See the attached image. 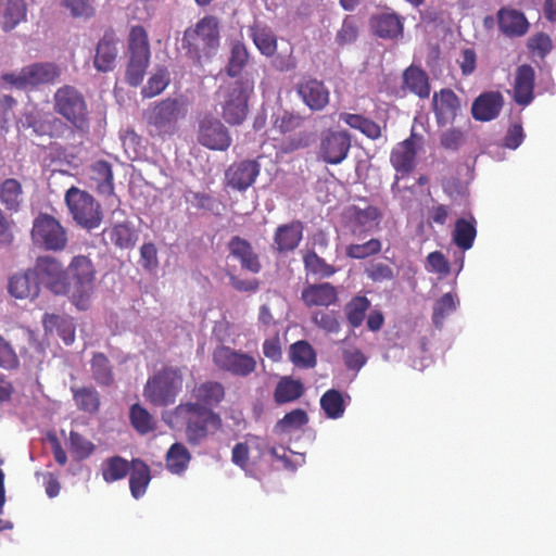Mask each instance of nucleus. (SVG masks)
I'll list each match as a JSON object with an SVG mask.
<instances>
[{"label": "nucleus", "instance_id": "63", "mask_svg": "<svg viewBox=\"0 0 556 556\" xmlns=\"http://www.w3.org/2000/svg\"><path fill=\"white\" fill-rule=\"evenodd\" d=\"M358 36V27L353 17L348 16L343 20L341 28L338 30L336 40L340 46L352 43Z\"/></svg>", "mask_w": 556, "mask_h": 556}, {"label": "nucleus", "instance_id": "47", "mask_svg": "<svg viewBox=\"0 0 556 556\" xmlns=\"http://www.w3.org/2000/svg\"><path fill=\"white\" fill-rule=\"evenodd\" d=\"M191 460V454L182 443H174L166 453V467L175 475L182 473Z\"/></svg>", "mask_w": 556, "mask_h": 556}, {"label": "nucleus", "instance_id": "32", "mask_svg": "<svg viewBox=\"0 0 556 556\" xmlns=\"http://www.w3.org/2000/svg\"><path fill=\"white\" fill-rule=\"evenodd\" d=\"M46 331H55L66 345L75 341L74 319L67 315L46 314L42 319Z\"/></svg>", "mask_w": 556, "mask_h": 556}, {"label": "nucleus", "instance_id": "6", "mask_svg": "<svg viewBox=\"0 0 556 556\" xmlns=\"http://www.w3.org/2000/svg\"><path fill=\"white\" fill-rule=\"evenodd\" d=\"M254 91V80L242 76L228 84L220 101L222 116L229 125H240L247 118L249 100Z\"/></svg>", "mask_w": 556, "mask_h": 556}, {"label": "nucleus", "instance_id": "11", "mask_svg": "<svg viewBox=\"0 0 556 556\" xmlns=\"http://www.w3.org/2000/svg\"><path fill=\"white\" fill-rule=\"evenodd\" d=\"M33 270L39 286L43 285L56 295L68 293L67 269L65 270L62 263L55 257L39 256Z\"/></svg>", "mask_w": 556, "mask_h": 556}, {"label": "nucleus", "instance_id": "38", "mask_svg": "<svg viewBox=\"0 0 556 556\" xmlns=\"http://www.w3.org/2000/svg\"><path fill=\"white\" fill-rule=\"evenodd\" d=\"M0 202L11 212H18L23 202V187L15 178H7L0 185Z\"/></svg>", "mask_w": 556, "mask_h": 556}, {"label": "nucleus", "instance_id": "5", "mask_svg": "<svg viewBox=\"0 0 556 556\" xmlns=\"http://www.w3.org/2000/svg\"><path fill=\"white\" fill-rule=\"evenodd\" d=\"M96 268L86 255L74 256L67 266L68 293L72 303L80 311L90 305L96 287Z\"/></svg>", "mask_w": 556, "mask_h": 556}, {"label": "nucleus", "instance_id": "30", "mask_svg": "<svg viewBox=\"0 0 556 556\" xmlns=\"http://www.w3.org/2000/svg\"><path fill=\"white\" fill-rule=\"evenodd\" d=\"M225 387L222 382L207 380L194 387L192 396L195 404L212 409L218 406L225 399Z\"/></svg>", "mask_w": 556, "mask_h": 556}, {"label": "nucleus", "instance_id": "42", "mask_svg": "<svg viewBox=\"0 0 556 556\" xmlns=\"http://www.w3.org/2000/svg\"><path fill=\"white\" fill-rule=\"evenodd\" d=\"M249 60L250 53L247 46L240 40L232 41L230 43V55L225 68L226 74L231 78L239 77Z\"/></svg>", "mask_w": 556, "mask_h": 556}, {"label": "nucleus", "instance_id": "33", "mask_svg": "<svg viewBox=\"0 0 556 556\" xmlns=\"http://www.w3.org/2000/svg\"><path fill=\"white\" fill-rule=\"evenodd\" d=\"M128 475L131 495L138 500L143 496L151 481L150 467L142 459L134 458Z\"/></svg>", "mask_w": 556, "mask_h": 556}, {"label": "nucleus", "instance_id": "61", "mask_svg": "<svg viewBox=\"0 0 556 556\" xmlns=\"http://www.w3.org/2000/svg\"><path fill=\"white\" fill-rule=\"evenodd\" d=\"M20 367V358L11 342L0 334V368L15 370Z\"/></svg>", "mask_w": 556, "mask_h": 556}, {"label": "nucleus", "instance_id": "36", "mask_svg": "<svg viewBox=\"0 0 556 556\" xmlns=\"http://www.w3.org/2000/svg\"><path fill=\"white\" fill-rule=\"evenodd\" d=\"M305 388L300 380H295L290 376L281 377L274 390V401L281 405L291 403L300 399L304 394Z\"/></svg>", "mask_w": 556, "mask_h": 556}, {"label": "nucleus", "instance_id": "43", "mask_svg": "<svg viewBox=\"0 0 556 556\" xmlns=\"http://www.w3.org/2000/svg\"><path fill=\"white\" fill-rule=\"evenodd\" d=\"M290 361L300 368H314L317 364L316 352L305 340H300L290 346Z\"/></svg>", "mask_w": 556, "mask_h": 556}, {"label": "nucleus", "instance_id": "35", "mask_svg": "<svg viewBox=\"0 0 556 556\" xmlns=\"http://www.w3.org/2000/svg\"><path fill=\"white\" fill-rule=\"evenodd\" d=\"M26 17L24 0H0L1 26L5 31L12 30Z\"/></svg>", "mask_w": 556, "mask_h": 556}, {"label": "nucleus", "instance_id": "27", "mask_svg": "<svg viewBox=\"0 0 556 556\" xmlns=\"http://www.w3.org/2000/svg\"><path fill=\"white\" fill-rule=\"evenodd\" d=\"M535 72L531 65H520L516 71L514 84V100L517 104L526 106L533 100Z\"/></svg>", "mask_w": 556, "mask_h": 556}, {"label": "nucleus", "instance_id": "12", "mask_svg": "<svg viewBox=\"0 0 556 556\" xmlns=\"http://www.w3.org/2000/svg\"><path fill=\"white\" fill-rule=\"evenodd\" d=\"M351 135L346 130L328 129L321 132L317 149L318 160L338 165L342 163L351 149Z\"/></svg>", "mask_w": 556, "mask_h": 556}, {"label": "nucleus", "instance_id": "55", "mask_svg": "<svg viewBox=\"0 0 556 556\" xmlns=\"http://www.w3.org/2000/svg\"><path fill=\"white\" fill-rule=\"evenodd\" d=\"M70 450L78 460L87 459L92 455L96 445L77 431L72 430L68 437Z\"/></svg>", "mask_w": 556, "mask_h": 556}, {"label": "nucleus", "instance_id": "13", "mask_svg": "<svg viewBox=\"0 0 556 556\" xmlns=\"http://www.w3.org/2000/svg\"><path fill=\"white\" fill-rule=\"evenodd\" d=\"M180 105L178 100L167 98L143 112V118L161 136L173 132L178 119Z\"/></svg>", "mask_w": 556, "mask_h": 556}, {"label": "nucleus", "instance_id": "50", "mask_svg": "<svg viewBox=\"0 0 556 556\" xmlns=\"http://www.w3.org/2000/svg\"><path fill=\"white\" fill-rule=\"evenodd\" d=\"M131 462L121 456H112L108 458L102 467L103 480L108 483H112L124 479L130 470Z\"/></svg>", "mask_w": 556, "mask_h": 556}, {"label": "nucleus", "instance_id": "41", "mask_svg": "<svg viewBox=\"0 0 556 556\" xmlns=\"http://www.w3.org/2000/svg\"><path fill=\"white\" fill-rule=\"evenodd\" d=\"M339 118L349 127L359 130L369 139L377 140L381 137L379 124L362 114L341 113Z\"/></svg>", "mask_w": 556, "mask_h": 556}, {"label": "nucleus", "instance_id": "37", "mask_svg": "<svg viewBox=\"0 0 556 556\" xmlns=\"http://www.w3.org/2000/svg\"><path fill=\"white\" fill-rule=\"evenodd\" d=\"M403 83L404 87L420 99H427L430 94L429 77L419 67H407L403 73Z\"/></svg>", "mask_w": 556, "mask_h": 556}, {"label": "nucleus", "instance_id": "16", "mask_svg": "<svg viewBox=\"0 0 556 556\" xmlns=\"http://www.w3.org/2000/svg\"><path fill=\"white\" fill-rule=\"evenodd\" d=\"M27 125L39 137L47 136L50 139H65L76 134L60 117L51 112H36L27 116Z\"/></svg>", "mask_w": 556, "mask_h": 556}, {"label": "nucleus", "instance_id": "54", "mask_svg": "<svg viewBox=\"0 0 556 556\" xmlns=\"http://www.w3.org/2000/svg\"><path fill=\"white\" fill-rule=\"evenodd\" d=\"M307 422L308 416L306 412L301 408H295L277 421L275 430L279 433H288L301 429Z\"/></svg>", "mask_w": 556, "mask_h": 556}, {"label": "nucleus", "instance_id": "14", "mask_svg": "<svg viewBox=\"0 0 556 556\" xmlns=\"http://www.w3.org/2000/svg\"><path fill=\"white\" fill-rule=\"evenodd\" d=\"M198 142L213 151H226L231 146L232 138L218 118L205 115L199 123Z\"/></svg>", "mask_w": 556, "mask_h": 556}, {"label": "nucleus", "instance_id": "8", "mask_svg": "<svg viewBox=\"0 0 556 556\" xmlns=\"http://www.w3.org/2000/svg\"><path fill=\"white\" fill-rule=\"evenodd\" d=\"M30 235L33 242L46 251H63L68 241L65 228L48 213L35 217Z\"/></svg>", "mask_w": 556, "mask_h": 556}, {"label": "nucleus", "instance_id": "34", "mask_svg": "<svg viewBox=\"0 0 556 556\" xmlns=\"http://www.w3.org/2000/svg\"><path fill=\"white\" fill-rule=\"evenodd\" d=\"M90 178L96 182L97 191L106 197L114 195V176L112 165L104 160H98L90 166Z\"/></svg>", "mask_w": 556, "mask_h": 556}, {"label": "nucleus", "instance_id": "62", "mask_svg": "<svg viewBox=\"0 0 556 556\" xmlns=\"http://www.w3.org/2000/svg\"><path fill=\"white\" fill-rule=\"evenodd\" d=\"M313 141V135L309 131H300L288 137L281 143V150L285 153H291L300 149H305L311 146Z\"/></svg>", "mask_w": 556, "mask_h": 556}, {"label": "nucleus", "instance_id": "25", "mask_svg": "<svg viewBox=\"0 0 556 556\" xmlns=\"http://www.w3.org/2000/svg\"><path fill=\"white\" fill-rule=\"evenodd\" d=\"M372 33L382 39H396L403 35V17L394 12H383L371 16Z\"/></svg>", "mask_w": 556, "mask_h": 556}, {"label": "nucleus", "instance_id": "2", "mask_svg": "<svg viewBox=\"0 0 556 556\" xmlns=\"http://www.w3.org/2000/svg\"><path fill=\"white\" fill-rule=\"evenodd\" d=\"M187 368L164 366L150 376L143 387V397L152 406L173 405L184 389Z\"/></svg>", "mask_w": 556, "mask_h": 556}, {"label": "nucleus", "instance_id": "56", "mask_svg": "<svg viewBox=\"0 0 556 556\" xmlns=\"http://www.w3.org/2000/svg\"><path fill=\"white\" fill-rule=\"evenodd\" d=\"M381 242L378 239H369L364 243H352L345 248V255L354 260H363L376 255L381 251Z\"/></svg>", "mask_w": 556, "mask_h": 556}, {"label": "nucleus", "instance_id": "21", "mask_svg": "<svg viewBox=\"0 0 556 556\" xmlns=\"http://www.w3.org/2000/svg\"><path fill=\"white\" fill-rule=\"evenodd\" d=\"M432 106L438 124L446 125L457 116L460 101L452 89L443 88L439 92H434Z\"/></svg>", "mask_w": 556, "mask_h": 556}, {"label": "nucleus", "instance_id": "7", "mask_svg": "<svg viewBox=\"0 0 556 556\" xmlns=\"http://www.w3.org/2000/svg\"><path fill=\"white\" fill-rule=\"evenodd\" d=\"M64 200L77 225L88 230L100 226L102 222L101 206L87 191L73 186L66 191Z\"/></svg>", "mask_w": 556, "mask_h": 556}, {"label": "nucleus", "instance_id": "44", "mask_svg": "<svg viewBox=\"0 0 556 556\" xmlns=\"http://www.w3.org/2000/svg\"><path fill=\"white\" fill-rule=\"evenodd\" d=\"M250 37L258 51L265 56H273L277 51V38L267 26L250 27Z\"/></svg>", "mask_w": 556, "mask_h": 556}, {"label": "nucleus", "instance_id": "53", "mask_svg": "<svg viewBox=\"0 0 556 556\" xmlns=\"http://www.w3.org/2000/svg\"><path fill=\"white\" fill-rule=\"evenodd\" d=\"M150 63V56L129 55L125 79L132 87L139 86L146 75V71Z\"/></svg>", "mask_w": 556, "mask_h": 556}, {"label": "nucleus", "instance_id": "60", "mask_svg": "<svg viewBox=\"0 0 556 556\" xmlns=\"http://www.w3.org/2000/svg\"><path fill=\"white\" fill-rule=\"evenodd\" d=\"M61 3L74 17L88 20L96 15L93 0H62Z\"/></svg>", "mask_w": 556, "mask_h": 556}, {"label": "nucleus", "instance_id": "3", "mask_svg": "<svg viewBox=\"0 0 556 556\" xmlns=\"http://www.w3.org/2000/svg\"><path fill=\"white\" fill-rule=\"evenodd\" d=\"M53 112L79 136L90 131L91 117L85 96L75 87L64 85L53 94Z\"/></svg>", "mask_w": 556, "mask_h": 556}, {"label": "nucleus", "instance_id": "26", "mask_svg": "<svg viewBox=\"0 0 556 556\" xmlns=\"http://www.w3.org/2000/svg\"><path fill=\"white\" fill-rule=\"evenodd\" d=\"M503 106V97L497 91L481 93L471 105V114L476 121L489 122L497 117Z\"/></svg>", "mask_w": 556, "mask_h": 556}, {"label": "nucleus", "instance_id": "52", "mask_svg": "<svg viewBox=\"0 0 556 556\" xmlns=\"http://www.w3.org/2000/svg\"><path fill=\"white\" fill-rule=\"evenodd\" d=\"M129 55L150 56V45L146 29L136 25L130 28L128 36Z\"/></svg>", "mask_w": 556, "mask_h": 556}, {"label": "nucleus", "instance_id": "9", "mask_svg": "<svg viewBox=\"0 0 556 556\" xmlns=\"http://www.w3.org/2000/svg\"><path fill=\"white\" fill-rule=\"evenodd\" d=\"M61 74L58 65L52 63H34L23 67L18 73H4L1 79L4 84L16 88L27 89L39 85L54 83Z\"/></svg>", "mask_w": 556, "mask_h": 556}, {"label": "nucleus", "instance_id": "39", "mask_svg": "<svg viewBox=\"0 0 556 556\" xmlns=\"http://www.w3.org/2000/svg\"><path fill=\"white\" fill-rule=\"evenodd\" d=\"M73 400L76 407L88 414H97L100 409V394L93 387H72Z\"/></svg>", "mask_w": 556, "mask_h": 556}, {"label": "nucleus", "instance_id": "17", "mask_svg": "<svg viewBox=\"0 0 556 556\" xmlns=\"http://www.w3.org/2000/svg\"><path fill=\"white\" fill-rule=\"evenodd\" d=\"M261 173V164L257 160H241L233 162L225 170L226 185L236 191L248 190Z\"/></svg>", "mask_w": 556, "mask_h": 556}, {"label": "nucleus", "instance_id": "22", "mask_svg": "<svg viewBox=\"0 0 556 556\" xmlns=\"http://www.w3.org/2000/svg\"><path fill=\"white\" fill-rule=\"evenodd\" d=\"M230 256L239 261L241 268L252 274H258L262 269V264L257 253L254 251L252 244L240 236H233L228 244Z\"/></svg>", "mask_w": 556, "mask_h": 556}, {"label": "nucleus", "instance_id": "51", "mask_svg": "<svg viewBox=\"0 0 556 556\" xmlns=\"http://www.w3.org/2000/svg\"><path fill=\"white\" fill-rule=\"evenodd\" d=\"M370 307V301L364 295L353 296L344 307V314L348 323L353 327H359Z\"/></svg>", "mask_w": 556, "mask_h": 556}, {"label": "nucleus", "instance_id": "1", "mask_svg": "<svg viewBox=\"0 0 556 556\" xmlns=\"http://www.w3.org/2000/svg\"><path fill=\"white\" fill-rule=\"evenodd\" d=\"M165 421L172 427L174 424L184 425L186 439L193 446L201 444L211 429L218 430L222 427V418L217 413L193 402L177 405Z\"/></svg>", "mask_w": 556, "mask_h": 556}, {"label": "nucleus", "instance_id": "20", "mask_svg": "<svg viewBox=\"0 0 556 556\" xmlns=\"http://www.w3.org/2000/svg\"><path fill=\"white\" fill-rule=\"evenodd\" d=\"M414 137L415 135L412 134L409 138L397 143L391 151L390 162L397 173L396 181L407 176L415 168L417 151Z\"/></svg>", "mask_w": 556, "mask_h": 556}, {"label": "nucleus", "instance_id": "19", "mask_svg": "<svg viewBox=\"0 0 556 556\" xmlns=\"http://www.w3.org/2000/svg\"><path fill=\"white\" fill-rule=\"evenodd\" d=\"M304 225L301 220L280 225L273 238V249L279 254L293 252L302 241Z\"/></svg>", "mask_w": 556, "mask_h": 556}, {"label": "nucleus", "instance_id": "58", "mask_svg": "<svg viewBox=\"0 0 556 556\" xmlns=\"http://www.w3.org/2000/svg\"><path fill=\"white\" fill-rule=\"evenodd\" d=\"M169 84V74L166 68H159L142 88L143 98H153L160 94Z\"/></svg>", "mask_w": 556, "mask_h": 556}, {"label": "nucleus", "instance_id": "18", "mask_svg": "<svg viewBox=\"0 0 556 556\" xmlns=\"http://www.w3.org/2000/svg\"><path fill=\"white\" fill-rule=\"evenodd\" d=\"M296 92L304 104L312 111L324 110L330 100L329 89L321 80L307 78L300 81L296 86Z\"/></svg>", "mask_w": 556, "mask_h": 556}, {"label": "nucleus", "instance_id": "10", "mask_svg": "<svg viewBox=\"0 0 556 556\" xmlns=\"http://www.w3.org/2000/svg\"><path fill=\"white\" fill-rule=\"evenodd\" d=\"M212 359L219 370L240 378L249 377L257 367L254 356L226 345L217 346Z\"/></svg>", "mask_w": 556, "mask_h": 556}, {"label": "nucleus", "instance_id": "24", "mask_svg": "<svg viewBox=\"0 0 556 556\" xmlns=\"http://www.w3.org/2000/svg\"><path fill=\"white\" fill-rule=\"evenodd\" d=\"M500 30L508 37H521L529 29V22L526 15L516 9L503 7L497 12Z\"/></svg>", "mask_w": 556, "mask_h": 556}, {"label": "nucleus", "instance_id": "49", "mask_svg": "<svg viewBox=\"0 0 556 556\" xmlns=\"http://www.w3.org/2000/svg\"><path fill=\"white\" fill-rule=\"evenodd\" d=\"M304 123L303 116L290 111H282L280 114L273 115L271 130L280 136H287L300 128Z\"/></svg>", "mask_w": 556, "mask_h": 556}, {"label": "nucleus", "instance_id": "45", "mask_svg": "<svg viewBox=\"0 0 556 556\" xmlns=\"http://www.w3.org/2000/svg\"><path fill=\"white\" fill-rule=\"evenodd\" d=\"M477 236L476 220L473 217L470 220L458 218L455 223L453 231V241L462 250H469Z\"/></svg>", "mask_w": 556, "mask_h": 556}, {"label": "nucleus", "instance_id": "29", "mask_svg": "<svg viewBox=\"0 0 556 556\" xmlns=\"http://www.w3.org/2000/svg\"><path fill=\"white\" fill-rule=\"evenodd\" d=\"M9 293L15 299H35L40 291L39 282L33 269L15 274L9 279Z\"/></svg>", "mask_w": 556, "mask_h": 556}, {"label": "nucleus", "instance_id": "31", "mask_svg": "<svg viewBox=\"0 0 556 556\" xmlns=\"http://www.w3.org/2000/svg\"><path fill=\"white\" fill-rule=\"evenodd\" d=\"M103 236L118 249L128 250L136 245L138 233L129 222L114 224L103 231Z\"/></svg>", "mask_w": 556, "mask_h": 556}, {"label": "nucleus", "instance_id": "46", "mask_svg": "<svg viewBox=\"0 0 556 556\" xmlns=\"http://www.w3.org/2000/svg\"><path fill=\"white\" fill-rule=\"evenodd\" d=\"M345 399L337 389L326 391L320 397V407L330 419H339L345 412Z\"/></svg>", "mask_w": 556, "mask_h": 556}, {"label": "nucleus", "instance_id": "40", "mask_svg": "<svg viewBox=\"0 0 556 556\" xmlns=\"http://www.w3.org/2000/svg\"><path fill=\"white\" fill-rule=\"evenodd\" d=\"M92 379L100 387H111L114 383L112 365L105 354L96 352L90 361Z\"/></svg>", "mask_w": 556, "mask_h": 556}, {"label": "nucleus", "instance_id": "15", "mask_svg": "<svg viewBox=\"0 0 556 556\" xmlns=\"http://www.w3.org/2000/svg\"><path fill=\"white\" fill-rule=\"evenodd\" d=\"M381 217L382 214L376 206L359 208L352 205L345 213V226L353 237L363 239L378 227Z\"/></svg>", "mask_w": 556, "mask_h": 556}, {"label": "nucleus", "instance_id": "48", "mask_svg": "<svg viewBox=\"0 0 556 556\" xmlns=\"http://www.w3.org/2000/svg\"><path fill=\"white\" fill-rule=\"evenodd\" d=\"M129 420L132 428L141 435L156 429L154 417L140 404H132L129 408Z\"/></svg>", "mask_w": 556, "mask_h": 556}, {"label": "nucleus", "instance_id": "59", "mask_svg": "<svg viewBox=\"0 0 556 556\" xmlns=\"http://www.w3.org/2000/svg\"><path fill=\"white\" fill-rule=\"evenodd\" d=\"M305 268L315 275L321 277H330L336 273V268L327 264L324 258L319 257L315 252H308L304 258Z\"/></svg>", "mask_w": 556, "mask_h": 556}, {"label": "nucleus", "instance_id": "57", "mask_svg": "<svg viewBox=\"0 0 556 556\" xmlns=\"http://www.w3.org/2000/svg\"><path fill=\"white\" fill-rule=\"evenodd\" d=\"M457 303L452 293L443 294L434 304L432 323L437 328H441L446 316L456 309Z\"/></svg>", "mask_w": 556, "mask_h": 556}, {"label": "nucleus", "instance_id": "23", "mask_svg": "<svg viewBox=\"0 0 556 556\" xmlns=\"http://www.w3.org/2000/svg\"><path fill=\"white\" fill-rule=\"evenodd\" d=\"M117 38L112 29L105 30L99 40L96 54L93 58V66L99 72H110L115 67L117 58Z\"/></svg>", "mask_w": 556, "mask_h": 556}, {"label": "nucleus", "instance_id": "28", "mask_svg": "<svg viewBox=\"0 0 556 556\" xmlns=\"http://www.w3.org/2000/svg\"><path fill=\"white\" fill-rule=\"evenodd\" d=\"M301 299L308 307L330 306L338 301V291L329 282L308 285L302 290Z\"/></svg>", "mask_w": 556, "mask_h": 556}, {"label": "nucleus", "instance_id": "64", "mask_svg": "<svg viewBox=\"0 0 556 556\" xmlns=\"http://www.w3.org/2000/svg\"><path fill=\"white\" fill-rule=\"evenodd\" d=\"M312 320L317 327L328 333H337L340 331V323L332 312H316Z\"/></svg>", "mask_w": 556, "mask_h": 556}, {"label": "nucleus", "instance_id": "4", "mask_svg": "<svg viewBox=\"0 0 556 556\" xmlns=\"http://www.w3.org/2000/svg\"><path fill=\"white\" fill-rule=\"evenodd\" d=\"M219 43L220 28L216 16L205 15L184 31L182 47L198 63L202 58L212 56L219 48Z\"/></svg>", "mask_w": 556, "mask_h": 556}]
</instances>
